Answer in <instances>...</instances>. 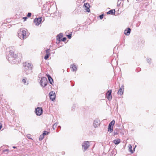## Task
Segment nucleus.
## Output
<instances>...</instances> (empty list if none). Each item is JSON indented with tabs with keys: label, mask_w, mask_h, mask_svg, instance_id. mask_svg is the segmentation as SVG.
<instances>
[{
	"label": "nucleus",
	"mask_w": 156,
	"mask_h": 156,
	"mask_svg": "<svg viewBox=\"0 0 156 156\" xmlns=\"http://www.w3.org/2000/svg\"><path fill=\"white\" fill-rule=\"evenodd\" d=\"M118 3H119V4H120L121 3V2H120V1H119Z\"/></svg>",
	"instance_id": "nucleus-40"
},
{
	"label": "nucleus",
	"mask_w": 156,
	"mask_h": 156,
	"mask_svg": "<svg viewBox=\"0 0 156 156\" xmlns=\"http://www.w3.org/2000/svg\"><path fill=\"white\" fill-rule=\"evenodd\" d=\"M49 133V132L44 131L42 134L44 136L45 135L48 134Z\"/></svg>",
	"instance_id": "nucleus-26"
},
{
	"label": "nucleus",
	"mask_w": 156,
	"mask_h": 156,
	"mask_svg": "<svg viewBox=\"0 0 156 156\" xmlns=\"http://www.w3.org/2000/svg\"><path fill=\"white\" fill-rule=\"evenodd\" d=\"M50 55V54H46L44 57V59L45 60L47 59Z\"/></svg>",
	"instance_id": "nucleus-23"
},
{
	"label": "nucleus",
	"mask_w": 156,
	"mask_h": 156,
	"mask_svg": "<svg viewBox=\"0 0 156 156\" xmlns=\"http://www.w3.org/2000/svg\"><path fill=\"white\" fill-rule=\"evenodd\" d=\"M131 29L129 28H128L127 29L125 30L124 31V34L128 36L129 35Z\"/></svg>",
	"instance_id": "nucleus-13"
},
{
	"label": "nucleus",
	"mask_w": 156,
	"mask_h": 156,
	"mask_svg": "<svg viewBox=\"0 0 156 156\" xmlns=\"http://www.w3.org/2000/svg\"><path fill=\"white\" fill-rule=\"evenodd\" d=\"M104 15L103 14L99 16V17L101 19H102L103 18Z\"/></svg>",
	"instance_id": "nucleus-29"
},
{
	"label": "nucleus",
	"mask_w": 156,
	"mask_h": 156,
	"mask_svg": "<svg viewBox=\"0 0 156 156\" xmlns=\"http://www.w3.org/2000/svg\"><path fill=\"white\" fill-rule=\"evenodd\" d=\"M151 58H148L147 59V62L149 63H151Z\"/></svg>",
	"instance_id": "nucleus-28"
},
{
	"label": "nucleus",
	"mask_w": 156,
	"mask_h": 156,
	"mask_svg": "<svg viewBox=\"0 0 156 156\" xmlns=\"http://www.w3.org/2000/svg\"><path fill=\"white\" fill-rule=\"evenodd\" d=\"M48 82L47 78L45 77H43L41 78L40 84L42 87H44L46 86Z\"/></svg>",
	"instance_id": "nucleus-5"
},
{
	"label": "nucleus",
	"mask_w": 156,
	"mask_h": 156,
	"mask_svg": "<svg viewBox=\"0 0 156 156\" xmlns=\"http://www.w3.org/2000/svg\"><path fill=\"white\" fill-rule=\"evenodd\" d=\"M66 36L68 37V38H69V39H70L71 38L72 34H71L69 35H67Z\"/></svg>",
	"instance_id": "nucleus-27"
},
{
	"label": "nucleus",
	"mask_w": 156,
	"mask_h": 156,
	"mask_svg": "<svg viewBox=\"0 0 156 156\" xmlns=\"http://www.w3.org/2000/svg\"><path fill=\"white\" fill-rule=\"evenodd\" d=\"M9 54L12 57L18 59L19 60H20L22 58L21 54L18 53L16 55V54H14L12 51H9Z\"/></svg>",
	"instance_id": "nucleus-3"
},
{
	"label": "nucleus",
	"mask_w": 156,
	"mask_h": 156,
	"mask_svg": "<svg viewBox=\"0 0 156 156\" xmlns=\"http://www.w3.org/2000/svg\"><path fill=\"white\" fill-rule=\"evenodd\" d=\"M28 35L26 34V30L24 28L20 29L18 32V36L21 39H26Z\"/></svg>",
	"instance_id": "nucleus-2"
},
{
	"label": "nucleus",
	"mask_w": 156,
	"mask_h": 156,
	"mask_svg": "<svg viewBox=\"0 0 156 156\" xmlns=\"http://www.w3.org/2000/svg\"><path fill=\"white\" fill-rule=\"evenodd\" d=\"M23 72L28 74L32 72L33 65L31 63L25 62L23 64Z\"/></svg>",
	"instance_id": "nucleus-1"
},
{
	"label": "nucleus",
	"mask_w": 156,
	"mask_h": 156,
	"mask_svg": "<svg viewBox=\"0 0 156 156\" xmlns=\"http://www.w3.org/2000/svg\"><path fill=\"white\" fill-rule=\"evenodd\" d=\"M50 99L52 101L55 99L56 95L55 92L53 91H51L49 93Z\"/></svg>",
	"instance_id": "nucleus-8"
},
{
	"label": "nucleus",
	"mask_w": 156,
	"mask_h": 156,
	"mask_svg": "<svg viewBox=\"0 0 156 156\" xmlns=\"http://www.w3.org/2000/svg\"><path fill=\"white\" fill-rule=\"evenodd\" d=\"M50 50L49 49H47L46 50H45V52L46 53V54L51 55V54L50 53Z\"/></svg>",
	"instance_id": "nucleus-25"
},
{
	"label": "nucleus",
	"mask_w": 156,
	"mask_h": 156,
	"mask_svg": "<svg viewBox=\"0 0 156 156\" xmlns=\"http://www.w3.org/2000/svg\"><path fill=\"white\" fill-rule=\"evenodd\" d=\"M63 37V34L60 33L57 36V40L60 41H61L60 39Z\"/></svg>",
	"instance_id": "nucleus-16"
},
{
	"label": "nucleus",
	"mask_w": 156,
	"mask_h": 156,
	"mask_svg": "<svg viewBox=\"0 0 156 156\" xmlns=\"http://www.w3.org/2000/svg\"><path fill=\"white\" fill-rule=\"evenodd\" d=\"M90 146L89 141H85L82 144V148L84 151H86Z\"/></svg>",
	"instance_id": "nucleus-4"
},
{
	"label": "nucleus",
	"mask_w": 156,
	"mask_h": 156,
	"mask_svg": "<svg viewBox=\"0 0 156 156\" xmlns=\"http://www.w3.org/2000/svg\"><path fill=\"white\" fill-rule=\"evenodd\" d=\"M27 79L26 78H24L22 80L23 83L25 85H27L28 83L27 82Z\"/></svg>",
	"instance_id": "nucleus-19"
},
{
	"label": "nucleus",
	"mask_w": 156,
	"mask_h": 156,
	"mask_svg": "<svg viewBox=\"0 0 156 156\" xmlns=\"http://www.w3.org/2000/svg\"><path fill=\"white\" fill-rule=\"evenodd\" d=\"M135 148H136V147H135V148H134V149H135Z\"/></svg>",
	"instance_id": "nucleus-42"
},
{
	"label": "nucleus",
	"mask_w": 156,
	"mask_h": 156,
	"mask_svg": "<svg viewBox=\"0 0 156 156\" xmlns=\"http://www.w3.org/2000/svg\"><path fill=\"white\" fill-rule=\"evenodd\" d=\"M118 134V133H117V132H114V135H117Z\"/></svg>",
	"instance_id": "nucleus-35"
},
{
	"label": "nucleus",
	"mask_w": 156,
	"mask_h": 156,
	"mask_svg": "<svg viewBox=\"0 0 156 156\" xmlns=\"http://www.w3.org/2000/svg\"><path fill=\"white\" fill-rule=\"evenodd\" d=\"M137 1H142V0H136Z\"/></svg>",
	"instance_id": "nucleus-37"
},
{
	"label": "nucleus",
	"mask_w": 156,
	"mask_h": 156,
	"mask_svg": "<svg viewBox=\"0 0 156 156\" xmlns=\"http://www.w3.org/2000/svg\"><path fill=\"white\" fill-rule=\"evenodd\" d=\"M13 148L15 149V148H16V147H15V146H13Z\"/></svg>",
	"instance_id": "nucleus-36"
},
{
	"label": "nucleus",
	"mask_w": 156,
	"mask_h": 156,
	"mask_svg": "<svg viewBox=\"0 0 156 156\" xmlns=\"http://www.w3.org/2000/svg\"><path fill=\"white\" fill-rule=\"evenodd\" d=\"M27 19V18L26 17H23V19L24 20V21L26 20Z\"/></svg>",
	"instance_id": "nucleus-32"
},
{
	"label": "nucleus",
	"mask_w": 156,
	"mask_h": 156,
	"mask_svg": "<svg viewBox=\"0 0 156 156\" xmlns=\"http://www.w3.org/2000/svg\"><path fill=\"white\" fill-rule=\"evenodd\" d=\"M66 38L65 37H64L62 38V39H61V41H65L66 40Z\"/></svg>",
	"instance_id": "nucleus-30"
},
{
	"label": "nucleus",
	"mask_w": 156,
	"mask_h": 156,
	"mask_svg": "<svg viewBox=\"0 0 156 156\" xmlns=\"http://www.w3.org/2000/svg\"><path fill=\"white\" fill-rule=\"evenodd\" d=\"M70 68L72 69L73 71H76L77 70V68L76 66L74 65H71Z\"/></svg>",
	"instance_id": "nucleus-15"
},
{
	"label": "nucleus",
	"mask_w": 156,
	"mask_h": 156,
	"mask_svg": "<svg viewBox=\"0 0 156 156\" xmlns=\"http://www.w3.org/2000/svg\"><path fill=\"white\" fill-rule=\"evenodd\" d=\"M100 124V122L99 121L96 120L94 121L93 125L95 128H96L99 126Z\"/></svg>",
	"instance_id": "nucleus-14"
},
{
	"label": "nucleus",
	"mask_w": 156,
	"mask_h": 156,
	"mask_svg": "<svg viewBox=\"0 0 156 156\" xmlns=\"http://www.w3.org/2000/svg\"><path fill=\"white\" fill-rule=\"evenodd\" d=\"M2 127V125L1 123H0V129H1Z\"/></svg>",
	"instance_id": "nucleus-33"
},
{
	"label": "nucleus",
	"mask_w": 156,
	"mask_h": 156,
	"mask_svg": "<svg viewBox=\"0 0 156 156\" xmlns=\"http://www.w3.org/2000/svg\"><path fill=\"white\" fill-rule=\"evenodd\" d=\"M128 148L129 150L131 152V153H133V151L132 149V146L130 144H129L128 145Z\"/></svg>",
	"instance_id": "nucleus-20"
},
{
	"label": "nucleus",
	"mask_w": 156,
	"mask_h": 156,
	"mask_svg": "<svg viewBox=\"0 0 156 156\" xmlns=\"http://www.w3.org/2000/svg\"><path fill=\"white\" fill-rule=\"evenodd\" d=\"M58 124V122H56L52 126V128L53 129H55Z\"/></svg>",
	"instance_id": "nucleus-22"
},
{
	"label": "nucleus",
	"mask_w": 156,
	"mask_h": 156,
	"mask_svg": "<svg viewBox=\"0 0 156 156\" xmlns=\"http://www.w3.org/2000/svg\"><path fill=\"white\" fill-rule=\"evenodd\" d=\"M123 86H121L117 94L119 95H121L123 94V91L124 90V89L123 88Z\"/></svg>",
	"instance_id": "nucleus-12"
},
{
	"label": "nucleus",
	"mask_w": 156,
	"mask_h": 156,
	"mask_svg": "<svg viewBox=\"0 0 156 156\" xmlns=\"http://www.w3.org/2000/svg\"><path fill=\"white\" fill-rule=\"evenodd\" d=\"M113 142L115 144L117 145L120 142V140L119 139H118L117 140H114Z\"/></svg>",
	"instance_id": "nucleus-17"
},
{
	"label": "nucleus",
	"mask_w": 156,
	"mask_h": 156,
	"mask_svg": "<svg viewBox=\"0 0 156 156\" xmlns=\"http://www.w3.org/2000/svg\"><path fill=\"white\" fill-rule=\"evenodd\" d=\"M115 10L114 9L113 10H110L108 12H107V14H113V13L115 14Z\"/></svg>",
	"instance_id": "nucleus-21"
},
{
	"label": "nucleus",
	"mask_w": 156,
	"mask_h": 156,
	"mask_svg": "<svg viewBox=\"0 0 156 156\" xmlns=\"http://www.w3.org/2000/svg\"><path fill=\"white\" fill-rule=\"evenodd\" d=\"M27 137L29 138H29V136L28 135L27 136Z\"/></svg>",
	"instance_id": "nucleus-39"
},
{
	"label": "nucleus",
	"mask_w": 156,
	"mask_h": 156,
	"mask_svg": "<svg viewBox=\"0 0 156 156\" xmlns=\"http://www.w3.org/2000/svg\"><path fill=\"white\" fill-rule=\"evenodd\" d=\"M31 15V13L30 12H29L28 13V14H27V16L28 17H30Z\"/></svg>",
	"instance_id": "nucleus-31"
},
{
	"label": "nucleus",
	"mask_w": 156,
	"mask_h": 156,
	"mask_svg": "<svg viewBox=\"0 0 156 156\" xmlns=\"http://www.w3.org/2000/svg\"><path fill=\"white\" fill-rule=\"evenodd\" d=\"M90 5L88 3H84L83 5V8L85 9V10H86V11L87 12H90Z\"/></svg>",
	"instance_id": "nucleus-10"
},
{
	"label": "nucleus",
	"mask_w": 156,
	"mask_h": 156,
	"mask_svg": "<svg viewBox=\"0 0 156 156\" xmlns=\"http://www.w3.org/2000/svg\"><path fill=\"white\" fill-rule=\"evenodd\" d=\"M58 128H61V126H58Z\"/></svg>",
	"instance_id": "nucleus-38"
},
{
	"label": "nucleus",
	"mask_w": 156,
	"mask_h": 156,
	"mask_svg": "<svg viewBox=\"0 0 156 156\" xmlns=\"http://www.w3.org/2000/svg\"><path fill=\"white\" fill-rule=\"evenodd\" d=\"M44 136L42 134L40 136L39 140L40 141H41L44 138Z\"/></svg>",
	"instance_id": "nucleus-24"
},
{
	"label": "nucleus",
	"mask_w": 156,
	"mask_h": 156,
	"mask_svg": "<svg viewBox=\"0 0 156 156\" xmlns=\"http://www.w3.org/2000/svg\"><path fill=\"white\" fill-rule=\"evenodd\" d=\"M41 17L36 18L34 20V22L35 24L37 26H38L41 23Z\"/></svg>",
	"instance_id": "nucleus-7"
},
{
	"label": "nucleus",
	"mask_w": 156,
	"mask_h": 156,
	"mask_svg": "<svg viewBox=\"0 0 156 156\" xmlns=\"http://www.w3.org/2000/svg\"><path fill=\"white\" fill-rule=\"evenodd\" d=\"M111 93V90H108L107 93V97L109 100H111L112 98Z\"/></svg>",
	"instance_id": "nucleus-11"
},
{
	"label": "nucleus",
	"mask_w": 156,
	"mask_h": 156,
	"mask_svg": "<svg viewBox=\"0 0 156 156\" xmlns=\"http://www.w3.org/2000/svg\"><path fill=\"white\" fill-rule=\"evenodd\" d=\"M8 149H5V150H4V152H5V151H8Z\"/></svg>",
	"instance_id": "nucleus-34"
},
{
	"label": "nucleus",
	"mask_w": 156,
	"mask_h": 156,
	"mask_svg": "<svg viewBox=\"0 0 156 156\" xmlns=\"http://www.w3.org/2000/svg\"><path fill=\"white\" fill-rule=\"evenodd\" d=\"M115 121L114 120H113L110 122L108 126V131L110 133H111L113 131V126L114 124Z\"/></svg>",
	"instance_id": "nucleus-6"
},
{
	"label": "nucleus",
	"mask_w": 156,
	"mask_h": 156,
	"mask_svg": "<svg viewBox=\"0 0 156 156\" xmlns=\"http://www.w3.org/2000/svg\"><path fill=\"white\" fill-rule=\"evenodd\" d=\"M135 148H136V147H135V148H134V149H135Z\"/></svg>",
	"instance_id": "nucleus-41"
},
{
	"label": "nucleus",
	"mask_w": 156,
	"mask_h": 156,
	"mask_svg": "<svg viewBox=\"0 0 156 156\" xmlns=\"http://www.w3.org/2000/svg\"><path fill=\"white\" fill-rule=\"evenodd\" d=\"M47 76L48 78V80L49 81L50 83L51 84H52V82L53 81V79L51 78V77L49 75H48Z\"/></svg>",
	"instance_id": "nucleus-18"
},
{
	"label": "nucleus",
	"mask_w": 156,
	"mask_h": 156,
	"mask_svg": "<svg viewBox=\"0 0 156 156\" xmlns=\"http://www.w3.org/2000/svg\"><path fill=\"white\" fill-rule=\"evenodd\" d=\"M35 112L37 115H40L43 112V110L42 108L38 107L36 109Z\"/></svg>",
	"instance_id": "nucleus-9"
}]
</instances>
